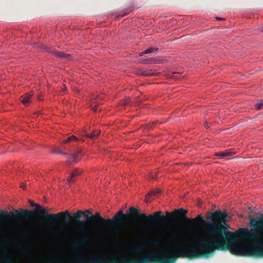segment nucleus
<instances>
[{
	"mask_svg": "<svg viewBox=\"0 0 263 263\" xmlns=\"http://www.w3.org/2000/svg\"><path fill=\"white\" fill-rule=\"evenodd\" d=\"M228 214L216 210L208 212L205 221L201 215L195 218L187 217L183 221L187 229L191 230L198 224L204 226L209 237L199 238L196 247H185L179 250L180 255L189 259L208 258L214 254L215 250L229 251L231 254L245 257H254L261 253V249L257 246L258 217L250 216L249 226L251 228H240L232 232L225 230Z\"/></svg>",
	"mask_w": 263,
	"mask_h": 263,
	"instance_id": "obj_1",
	"label": "nucleus"
},
{
	"mask_svg": "<svg viewBox=\"0 0 263 263\" xmlns=\"http://www.w3.org/2000/svg\"><path fill=\"white\" fill-rule=\"evenodd\" d=\"M44 209H34L28 210L20 209L19 210H15V213L12 211L8 212L5 210H0V221L6 222L12 220H28L36 214H41L44 218L45 223L50 227H53L59 224V222L64 219L65 216L71 218V216L68 210L61 212L57 214H48Z\"/></svg>",
	"mask_w": 263,
	"mask_h": 263,
	"instance_id": "obj_2",
	"label": "nucleus"
},
{
	"mask_svg": "<svg viewBox=\"0 0 263 263\" xmlns=\"http://www.w3.org/2000/svg\"><path fill=\"white\" fill-rule=\"evenodd\" d=\"M129 214H124L122 210L118 211L112 217V219L103 218L99 212H96L95 215L89 216L85 215L84 217L88 222L87 227H92L95 228L92 233H91L90 238L95 234H97L99 231L102 230V225L108 224L111 226H122L124 222V219L128 218Z\"/></svg>",
	"mask_w": 263,
	"mask_h": 263,
	"instance_id": "obj_3",
	"label": "nucleus"
},
{
	"mask_svg": "<svg viewBox=\"0 0 263 263\" xmlns=\"http://www.w3.org/2000/svg\"><path fill=\"white\" fill-rule=\"evenodd\" d=\"M85 215H92L91 211L86 210L84 211L78 210L73 214V219L76 226V231L81 236V241L83 243H87L90 240L91 233L92 232L95 228L92 227H87L88 222L86 220H81L79 219Z\"/></svg>",
	"mask_w": 263,
	"mask_h": 263,
	"instance_id": "obj_4",
	"label": "nucleus"
},
{
	"mask_svg": "<svg viewBox=\"0 0 263 263\" xmlns=\"http://www.w3.org/2000/svg\"><path fill=\"white\" fill-rule=\"evenodd\" d=\"M125 214H135L138 216L140 218L144 219L145 221H140L139 224L141 227L144 228H148L147 222H157L159 223H163L166 220V217H165L161 211L155 212L153 215H148L146 216L145 213H141L140 212L135 208L132 206L129 208L128 212L126 211ZM129 216L128 217H129Z\"/></svg>",
	"mask_w": 263,
	"mask_h": 263,
	"instance_id": "obj_5",
	"label": "nucleus"
},
{
	"mask_svg": "<svg viewBox=\"0 0 263 263\" xmlns=\"http://www.w3.org/2000/svg\"><path fill=\"white\" fill-rule=\"evenodd\" d=\"M257 247L261 248L262 251L259 254L256 255L255 257H263V216L258 217Z\"/></svg>",
	"mask_w": 263,
	"mask_h": 263,
	"instance_id": "obj_6",
	"label": "nucleus"
},
{
	"mask_svg": "<svg viewBox=\"0 0 263 263\" xmlns=\"http://www.w3.org/2000/svg\"><path fill=\"white\" fill-rule=\"evenodd\" d=\"M57 153L59 154H62L63 155H66L67 156V163L68 165H70L73 163H76L78 162L81 156H82V150L81 149H78L75 154H73L71 155H69L68 153H64L62 151L60 150H58Z\"/></svg>",
	"mask_w": 263,
	"mask_h": 263,
	"instance_id": "obj_7",
	"label": "nucleus"
},
{
	"mask_svg": "<svg viewBox=\"0 0 263 263\" xmlns=\"http://www.w3.org/2000/svg\"><path fill=\"white\" fill-rule=\"evenodd\" d=\"M109 236L113 237H119L123 235V231L121 227H115L108 231Z\"/></svg>",
	"mask_w": 263,
	"mask_h": 263,
	"instance_id": "obj_8",
	"label": "nucleus"
},
{
	"mask_svg": "<svg viewBox=\"0 0 263 263\" xmlns=\"http://www.w3.org/2000/svg\"><path fill=\"white\" fill-rule=\"evenodd\" d=\"M98 99H102V98H101L98 95H93L90 102V106L95 112H97L99 110L98 106L100 103L97 101Z\"/></svg>",
	"mask_w": 263,
	"mask_h": 263,
	"instance_id": "obj_9",
	"label": "nucleus"
},
{
	"mask_svg": "<svg viewBox=\"0 0 263 263\" xmlns=\"http://www.w3.org/2000/svg\"><path fill=\"white\" fill-rule=\"evenodd\" d=\"M159 72H158L156 69H147L145 70H140L138 72V74L142 76L145 77H149L152 76H156L158 75Z\"/></svg>",
	"mask_w": 263,
	"mask_h": 263,
	"instance_id": "obj_10",
	"label": "nucleus"
},
{
	"mask_svg": "<svg viewBox=\"0 0 263 263\" xmlns=\"http://www.w3.org/2000/svg\"><path fill=\"white\" fill-rule=\"evenodd\" d=\"M46 48V51L54 53L56 55V56L58 57H59V58H61L62 59H68L70 57L69 54H66L63 52L57 51L54 49L49 48V47H47Z\"/></svg>",
	"mask_w": 263,
	"mask_h": 263,
	"instance_id": "obj_11",
	"label": "nucleus"
},
{
	"mask_svg": "<svg viewBox=\"0 0 263 263\" xmlns=\"http://www.w3.org/2000/svg\"><path fill=\"white\" fill-rule=\"evenodd\" d=\"M32 91L26 93L25 95L22 96L20 98L21 102L25 105H28L30 102V99L33 96Z\"/></svg>",
	"mask_w": 263,
	"mask_h": 263,
	"instance_id": "obj_12",
	"label": "nucleus"
},
{
	"mask_svg": "<svg viewBox=\"0 0 263 263\" xmlns=\"http://www.w3.org/2000/svg\"><path fill=\"white\" fill-rule=\"evenodd\" d=\"M235 154V152L230 150H226L223 152H219L215 153V155L219 157L220 158H223L226 157L232 156Z\"/></svg>",
	"mask_w": 263,
	"mask_h": 263,
	"instance_id": "obj_13",
	"label": "nucleus"
},
{
	"mask_svg": "<svg viewBox=\"0 0 263 263\" xmlns=\"http://www.w3.org/2000/svg\"><path fill=\"white\" fill-rule=\"evenodd\" d=\"M175 218L177 217L183 216L182 220H183V218L184 217H186L185 215L187 213V211L186 210H184L183 208H180L179 209L175 210Z\"/></svg>",
	"mask_w": 263,
	"mask_h": 263,
	"instance_id": "obj_14",
	"label": "nucleus"
},
{
	"mask_svg": "<svg viewBox=\"0 0 263 263\" xmlns=\"http://www.w3.org/2000/svg\"><path fill=\"white\" fill-rule=\"evenodd\" d=\"M101 131L100 130H96L90 134H86L85 136L91 139H96L98 137Z\"/></svg>",
	"mask_w": 263,
	"mask_h": 263,
	"instance_id": "obj_15",
	"label": "nucleus"
},
{
	"mask_svg": "<svg viewBox=\"0 0 263 263\" xmlns=\"http://www.w3.org/2000/svg\"><path fill=\"white\" fill-rule=\"evenodd\" d=\"M81 173V171L78 170V168H75L73 172L71 173L70 177L67 179V181L68 182V183L72 182L73 181V178L74 177L78 176L79 175H80Z\"/></svg>",
	"mask_w": 263,
	"mask_h": 263,
	"instance_id": "obj_16",
	"label": "nucleus"
},
{
	"mask_svg": "<svg viewBox=\"0 0 263 263\" xmlns=\"http://www.w3.org/2000/svg\"><path fill=\"white\" fill-rule=\"evenodd\" d=\"M25 238L28 240H32L36 238V233L34 231H29L25 234Z\"/></svg>",
	"mask_w": 263,
	"mask_h": 263,
	"instance_id": "obj_17",
	"label": "nucleus"
},
{
	"mask_svg": "<svg viewBox=\"0 0 263 263\" xmlns=\"http://www.w3.org/2000/svg\"><path fill=\"white\" fill-rule=\"evenodd\" d=\"M0 263H15L7 255L0 256Z\"/></svg>",
	"mask_w": 263,
	"mask_h": 263,
	"instance_id": "obj_18",
	"label": "nucleus"
},
{
	"mask_svg": "<svg viewBox=\"0 0 263 263\" xmlns=\"http://www.w3.org/2000/svg\"><path fill=\"white\" fill-rule=\"evenodd\" d=\"M158 50V48H154V47H151L146 50H145L144 52H142L139 54L140 56H143L145 54H148L150 53L157 52Z\"/></svg>",
	"mask_w": 263,
	"mask_h": 263,
	"instance_id": "obj_19",
	"label": "nucleus"
},
{
	"mask_svg": "<svg viewBox=\"0 0 263 263\" xmlns=\"http://www.w3.org/2000/svg\"><path fill=\"white\" fill-rule=\"evenodd\" d=\"M79 139L75 136H71L67 138L63 141V143H68L72 141H78Z\"/></svg>",
	"mask_w": 263,
	"mask_h": 263,
	"instance_id": "obj_20",
	"label": "nucleus"
},
{
	"mask_svg": "<svg viewBox=\"0 0 263 263\" xmlns=\"http://www.w3.org/2000/svg\"><path fill=\"white\" fill-rule=\"evenodd\" d=\"M143 250V247L142 246H138L133 250V253L136 254H141Z\"/></svg>",
	"mask_w": 263,
	"mask_h": 263,
	"instance_id": "obj_21",
	"label": "nucleus"
},
{
	"mask_svg": "<svg viewBox=\"0 0 263 263\" xmlns=\"http://www.w3.org/2000/svg\"><path fill=\"white\" fill-rule=\"evenodd\" d=\"M165 215L167 218L169 219H173L175 218V211L172 212H170L168 211L165 212Z\"/></svg>",
	"mask_w": 263,
	"mask_h": 263,
	"instance_id": "obj_22",
	"label": "nucleus"
},
{
	"mask_svg": "<svg viewBox=\"0 0 263 263\" xmlns=\"http://www.w3.org/2000/svg\"><path fill=\"white\" fill-rule=\"evenodd\" d=\"M255 107L257 110H260L263 108V100H261L255 104Z\"/></svg>",
	"mask_w": 263,
	"mask_h": 263,
	"instance_id": "obj_23",
	"label": "nucleus"
},
{
	"mask_svg": "<svg viewBox=\"0 0 263 263\" xmlns=\"http://www.w3.org/2000/svg\"><path fill=\"white\" fill-rule=\"evenodd\" d=\"M29 202L30 203L31 205V206H34V205H35L36 206V209H39V210H40L41 209H43L41 205L37 204H35L32 200H29Z\"/></svg>",
	"mask_w": 263,
	"mask_h": 263,
	"instance_id": "obj_24",
	"label": "nucleus"
},
{
	"mask_svg": "<svg viewBox=\"0 0 263 263\" xmlns=\"http://www.w3.org/2000/svg\"><path fill=\"white\" fill-rule=\"evenodd\" d=\"M160 192H161L160 190H158V189L153 191L149 194L148 196L156 195L159 194L160 193Z\"/></svg>",
	"mask_w": 263,
	"mask_h": 263,
	"instance_id": "obj_25",
	"label": "nucleus"
},
{
	"mask_svg": "<svg viewBox=\"0 0 263 263\" xmlns=\"http://www.w3.org/2000/svg\"><path fill=\"white\" fill-rule=\"evenodd\" d=\"M151 243L153 245H159L162 244V241H161L160 240H155L152 241L151 242Z\"/></svg>",
	"mask_w": 263,
	"mask_h": 263,
	"instance_id": "obj_26",
	"label": "nucleus"
},
{
	"mask_svg": "<svg viewBox=\"0 0 263 263\" xmlns=\"http://www.w3.org/2000/svg\"><path fill=\"white\" fill-rule=\"evenodd\" d=\"M153 62L155 63H162V61H158V60H155Z\"/></svg>",
	"mask_w": 263,
	"mask_h": 263,
	"instance_id": "obj_27",
	"label": "nucleus"
},
{
	"mask_svg": "<svg viewBox=\"0 0 263 263\" xmlns=\"http://www.w3.org/2000/svg\"><path fill=\"white\" fill-rule=\"evenodd\" d=\"M126 14H127V13H124V14H123L119 15L118 16V17H123L124 16L126 15Z\"/></svg>",
	"mask_w": 263,
	"mask_h": 263,
	"instance_id": "obj_28",
	"label": "nucleus"
},
{
	"mask_svg": "<svg viewBox=\"0 0 263 263\" xmlns=\"http://www.w3.org/2000/svg\"><path fill=\"white\" fill-rule=\"evenodd\" d=\"M56 237L57 238H61V234H56Z\"/></svg>",
	"mask_w": 263,
	"mask_h": 263,
	"instance_id": "obj_29",
	"label": "nucleus"
},
{
	"mask_svg": "<svg viewBox=\"0 0 263 263\" xmlns=\"http://www.w3.org/2000/svg\"><path fill=\"white\" fill-rule=\"evenodd\" d=\"M129 101H130L129 99H128V100L127 99L126 101L125 104H128L129 103Z\"/></svg>",
	"mask_w": 263,
	"mask_h": 263,
	"instance_id": "obj_30",
	"label": "nucleus"
},
{
	"mask_svg": "<svg viewBox=\"0 0 263 263\" xmlns=\"http://www.w3.org/2000/svg\"><path fill=\"white\" fill-rule=\"evenodd\" d=\"M21 187L22 188H23V189H25V187H25V185H24V184H23V185H22L21 186Z\"/></svg>",
	"mask_w": 263,
	"mask_h": 263,
	"instance_id": "obj_31",
	"label": "nucleus"
},
{
	"mask_svg": "<svg viewBox=\"0 0 263 263\" xmlns=\"http://www.w3.org/2000/svg\"><path fill=\"white\" fill-rule=\"evenodd\" d=\"M216 19H217V20H223V18H220V17H216Z\"/></svg>",
	"mask_w": 263,
	"mask_h": 263,
	"instance_id": "obj_32",
	"label": "nucleus"
},
{
	"mask_svg": "<svg viewBox=\"0 0 263 263\" xmlns=\"http://www.w3.org/2000/svg\"><path fill=\"white\" fill-rule=\"evenodd\" d=\"M66 87L65 86L64 87L63 89V91H66Z\"/></svg>",
	"mask_w": 263,
	"mask_h": 263,
	"instance_id": "obj_33",
	"label": "nucleus"
},
{
	"mask_svg": "<svg viewBox=\"0 0 263 263\" xmlns=\"http://www.w3.org/2000/svg\"><path fill=\"white\" fill-rule=\"evenodd\" d=\"M177 73H178L175 72V73H174V74H177ZM173 77L174 78H177L176 77H175V75H174Z\"/></svg>",
	"mask_w": 263,
	"mask_h": 263,
	"instance_id": "obj_34",
	"label": "nucleus"
},
{
	"mask_svg": "<svg viewBox=\"0 0 263 263\" xmlns=\"http://www.w3.org/2000/svg\"><path fill=\"white\" fill-rule=\"evenodd\" d=\"M260 30L263 32V26L260 28Z\"/></svg>",
	"mask_w": 263,
	"mask_h": 263,
	"instance_id": "obj_35",
	"label": "nucleus"
},
{
	"mask_svg": "<svg viewBox=\"0 0 263 263\" xmlns=\"http://www.w3.org/2000/svg\"><path fill=\"white\" fill-rule=\"evenodd\" d=\"M31 226H34V222H31Z\"/></svg>",
	"mask_w": 263,
	"mask_h": 263,
	"instance_id": "obj_36",
	"label": "nucleus"
},
{
	"mask_svg": "<svg viewBox=\"0 0 263 263\" xmlns=\"http://www.w3.org/2000/svg\"><path fill=\"white\" fill-rule=\"evenodd\" d=\"M205 127H209V126H208V125L207 124H205Z\"/></svg>",
	"mask_w": 263,
	"mask_h": 263,
	"instance_id": "obj_37",
	"label": "nucleus"
},
{
	"mask_svg": "<svg viewBox=\"0 0 263 263\" xmlns=\"http://www.w3.org/2000/svg\"><path fill=\"white\" fill-rule=\"evenodd\" d=\"M77 247V246H76V245H74V248H76Z\"/></svg>",
	"mask_w": 263,
	"mask_h": 263,
	"instance_id": "obj_38",
	"label": "nucleus"
}]
</instances>
